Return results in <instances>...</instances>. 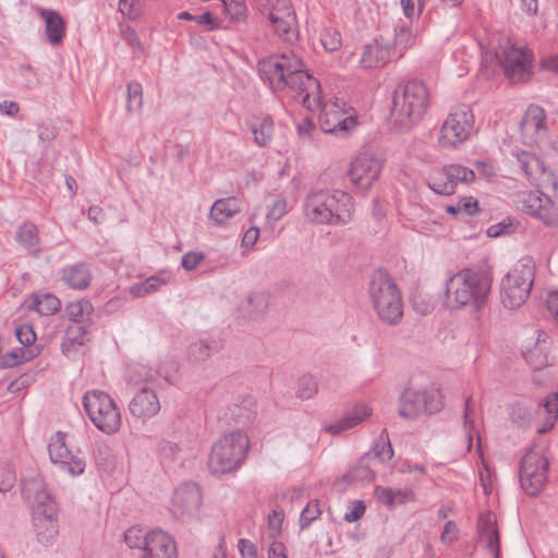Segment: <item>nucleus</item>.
Returning a JSON list of instances; mask_svg holds the SVG:
<instances>
[{"label": "nucleus", "mask_w": 558, "mask_h": 558, "mask_svg": "<svg viewBox=\"0 0 558 558\" xmlns=\"http://www.w3.org/2000/svg\"><path fill=\"white\" fill-rule=\"evenodd\" d=\"M258 74L274 92L283 93L310 111L320 110L319 124L325 133L345 136L357 125L354 110L347 109L343 100L322 102L319 82L308 74L295 53L275 54L260 60Z\"/></svg>", "instance_id": "nucleus-1"}, {"label": "nucleus", "mask_w": 558, "mask_h": 558, "mask_svg": "<svg viewBox=\"0 0 558 558\" xmlns=\"http://www.w3.org/2000/svg\"><path fill=\"white\" fill-rule=\"evenodd\" d=\"M493 274L484 268H464L446 281L444 304L449 310L484 307L492 290Z\"/></svg>", "instance_id": "nucleus-2"}, {"label": "nucleus", "mask_w": 558, "mask_h": 558, "mask_svg": "<svg viewBox=\"0 0 558 558\" xmlns=\"http://www.w3.org/2000/svg\"><path fill=\"white\" fill-rule=\"evenodd\" d=\"M303 214L311 223L343 226L353 216L352 197L339 190H312L304 197Z\"/></svg>", "instance_id": "nucleus-3"}, {"label": "nucleus", "mask_w": 558, "mask_h": 558, "mask_svg": "<svg viewBox=\"0 0 558 558\" xmlns=\"http://www.w3.org/2000/svg\"><path fill=\"white\" fill-rule=\"evenodd\" d=\"M368 296L378 319L397 326L403 317L401 291L393 278L383 269L373 272L368 283Z\"/></svg>", "instance_id": "nucleus-4"}, {"label": "nucleus", "mask_w": 558, "mask_h": 558, "mask_svg": "<svg viewBox=\"0 0 558 558\" xmlns=\"http://www.w3.org/2000/svg\"><path fill=\"white\" fill-rule=\"evenodd\" d=\"M250 440L245 433L236 429L221 436L211 447L208 468L213 474L236 471L246 458Z\"/></svg>", "instance_id": "nucleus-5"}, {"label": "nucleus", "mask_w": 558, "mask_h": 558, "mask_svg": "<svg viewBox=\"0 0 558 558\" xmlns=\"http://www.w3.org/2000/svg\"><path fill=\"white\" fill-rule=\"evenodd\" d=\"M429 106V92L420 81H409L399 86L393 94L392 114L402 124L420 121Z\"/></svg>", "instance_id": "nucleus-6"}, {"label": "nucleus", "mask_w": 558, "mask_h": 558, "mask_svg": "<svg viewBox=\"0 0 558 558\" xmlns=\"http://www.w3.org/2000/svg\"><path fill=\"white\" fill-rule=\"evenodd\" d=\"M535 279V263L521 258L501 281V300L506 307H520L529 298Z\"/></svg>", "instance_id": "nucleus-7"}, {"label": "nucleus", "mask_w": 558, "mask_h": 558, "mask_svg": "<svg viewBox=\"0 0 558 558\" xmlns=\"http://www.w3.org/2000/svg\"><path fill=\"white\" fill-rule=\"evenodd\" d=\"M83 407L93 424L107 435L116 434L121 425V414L114 400L102 390L86 391Z\"/></svg>", "instance_id": "nucleus-8"}, {"label": "nucleus", "mask_w": 558, "mask_h": 558, "mask_svg": "<svg viewBox=\"0 0 558 558\" xmlns=\"http://www.w3.org/2000/svg\"><path fill=\"white\" fill-rule=\"evenodd\" d=\"M474 125V113L469 105L453 106L441 124L438 144L444 148H454L465 143L471 137Z\"/></svg>", "instance_id": "nucleus-9"}, {"label": "nucleus", "mask_w": 558, "mask_h": 558, "mask_svg": "<svg viewBox=\"0 0 558 558\" xmlns=\"http://www.w3.org/2000/svg\"><path fill=\"white\" fill-rule=\"evenodd\" d=\"M549 464L536 449L529 450L521 459L520 485L527 496H537L548 481Z\"/></svg>", "instance_id": "nucleus-10"}, {"label": "nucleus", "mask_w": 558, "mask_h": 558, "mask_svg": "<svg viewBox=\"0 0 558 558\" xmlns=\"http://www.w3.org/2000/svg\"><path fill=\"white\" fill-rule=\"evenodd\" d=\"M255 3L278 36L290 40L296 34V15L290 0H255Z\"/></svg>", "instance_id": "nucleus-11"}, {"label": "nucleus", "mask_w": 558, "mask_h": 558, "mask_svg": "<svg viewBox=\"0 0 558 558\" xmlns=\"http://www.w3.org/2000/svg\"><path fill=\"white\" fill-rule=\"evenodd\" d=\"M517 206L524 213L538 218L548 226L558 223V201L541 191H521L515 195Z\"/></svg>", "instance_id": "nucleus-12"}, {"label": "nucleus", "mask_w": 558, "mask_h": 558, "mask_svg": "<svg viewBox=\"0 0 558 558\" xmlns=\"http://www.w3.org/2000/svg\"><path fill=\"white\" fill-rule=\"evenodd\" d=\"M441 402L436 392L405 389L400 397L399 415L407 420H415L425 413L439 411Z\"/></svg>", "instance_id": "nucleus-13"}, {"label": "nucleus", "mask_w": 558, "mask_h": 558, "mask_svg": "<svg viewBox=\"0 0 558 558\" xmlns=\"http://www.w3.org/2000/svg\"><path fill=\"white\" fill-rule=\"evenodd\" d=\"M506 76L513 83L522 82L530 75L531 59L527 52L507 43L500 52L496 53Z\"/></svg>", "instance_id": "nucleus-14"}, {"label": "nucleus", "mask_w": 558, "mask_h": 558, "mask_svg": "<svg viewBox=\"0 0 558 558\" xmlns=\"http://www.w3.org/2000/svg\"><path fill=\"white\" fill-rule=\"evenodd\" d=\"M15 336L23 347L16 348L2 355L0 367H14L33 360L40 353V348L34 344L36 333L31 325L19 326L15 329Z\"/></svg>", "instance_id": "nucleus-15"}, {"label": "nucleus", "mask_w": 558, "mask_h": 558, "mask_svg": "<svg viewBox=\"0 0 558 558\" xmlns=\"http://www.w3.org/2000/svg\"><path fill=\"white\" fill-rule=\"evenodd\" d=\"M66 435L57 432L49 440L48 451L52 463L59 464L63 472L70 475H80L85 470V461L77 454H74L66 446Z\"/></svg>", "instance_id": "nucleus-16"}, {"label": "nucleus", "mask_w": 558, "mask_h": 558, "mask_svg": "<svg viewBox=\"0 0 558 558\" xmlns=\"http://www.w3.org/2000/svg\"><path fill=\"white\" fill-rule=\"evenodd\" d=\"M521 170L525 177L538 189H548L556 191L558 181L553 172L548 171L544 163L533 154L525 150L513 153Z\"/></svg>", "instance_id": "nucleus-17"}, {"label": "nucleus", "mask_w": 558, "mask_h": 558, "mask_svg": "<svg viewBox=\"0 0 558 558\" xmlns=\"http://www.w3.org/2000/svg\"><path fill=\"white\" fill-rule=\"evenodd\" d=\"M383 169L381 159L372 153H361L351 162L349 178L361 189H368L378 180Z\"/></svg>", "instance_id": "nucleus-18"}, {"label": "nucleus", "mask_w": 558, "mask_h": 558, "mask_svg": "<svg viewBox=\"0 0 558 558\" xmlns=\"http://www.w3.org/2000/svg\"><path fill=\"white\" fill-rule=\"evenodd\" d=\"M22 495L33 510V513L46 510V508H56L46 483L40 476L29 477L22 481Z\"/></svg>", "instance_id": "nucleus-19"}, {"label": "nucleus", "mask_w": 558, "mask_h": 558, "mask_svg": "<svg viewBox=\"0 0 558 558\" xmlns=\"http://www.w3.org/2000/svg\"><path fill=\"white\" fill-rule=\"evenodd\" d=\"M202 504V493L197 484L184 483L180 485L172 496V511L177 517L195 514Z\"/></svg>", "instance_id": "nucleus-20"}, {"label": "nucleus", "mask_w": 558, "mask_h": 558, "mask_svg": "<svg viewBox=\"0 0 558 558\" xmlns=\"http://www.w3.org/2000/svg\"><path fill=\"white\" fill-rule=\"evenodd\" d=\"M160 408V400L156 391L148 387L140 389L129 403L131 414L142 421L157 415Z\"/></svg>", "instance_id": "nucleus-21"}, {"label": "nucleus", "mask_w": 558, "mask_h": 558, "mask_svg": "<svg viewBox=\"0 0 558 558\" xmlns=\"http://www.w3.org/2000/svg\"><path fill=\"white\" fill-rule=\"evenodd\" d=\"M150 538L138 558H179L177 543L169 533L155 529Z\"/></svg>", "instance_id": "nucleus-22"}, {"label": "nucleus", "mask_w": 558, "mask_h": 558, "mask_svg": "<svg viewBox=\"0 0 558 558\" xmlns=\"http://www.w3.org/2000/svg\"><path fill=\"white\" fill-rule=\"evenodd\" d=\"M393 57V48L380 37L364 47L360 63L364 69H377L387 64Z\"/></svg>", "instance_id": "nucleus-23"}, {"label": "nucleus", "mask_w": 558, "mask_h": 558, "mask_svg": "<svg viewBox=\"0 0 558 558\" xmlns=\"http://www.w3.org/2000/svg\"><path fill=\"white\" fill-rule=\"evenodd\" d=\"M477 529L481 541L485 543L487 549L495 558H499L500 539L496 515L490 511L481 513L478 517Z\"/></svg>", "instance_id": "nucleus-24"}, {"label": "nucleus", "mask_w": 558, "mask_h": 558, "mask_svg": "<svg viewBox=\"0 0 558 558\" xmlns=\"http://www.w3.org/2000/svg\"><path fill=\"white\" fill-rule=\"evenodd\" d=\"M16 243L33 258L41 253V240L38 227L32 221H24L16 230Z\"/></svg>", "instance_id": "nucleus-25"}, {"label": "nucleus", "mask_w": 558, "mask_h": 558, "mask_svg": "<svg viewBox=\"0 0 558 558\" xmlns=\"http://www.w3.org/2000/svg\"><path fill=\"white\" fill-rule=\"evenodd\" d=\"M33 514L38 541L45 545L49 544L58 534L57 508H46Z\"/></svg>", "instance_id": "nucleus-26"}, {"label": "nucleus", "mask_w": 558, "mask_h": 558, "mask_svg": "<svg viewBox=\"0 0 558 558\" xmlns=\"http://www.w3.org/2000/svg\"><path fill=\"white\" fill-rule=\"evenodd\" d=\"M92 270L87 263L78 262L61 270V279L65 286L75 290H85L92 283Z\"/></svg>", "instance_id": "nucleus-27"}, {"label": "nucleus", "mask_w": 558, "mask_h": 558, "mask_svg": "<svg viewBox=\"0 0 558 558\" xmlns=\"http://www.w3.org/2000/svg\"><path fill=\"white\" fill-rule=\"evenodd\" d=\"M372 414V410L366 404H359L349 409L342 418L333 424H329L325 427L326 432L336 435L343 430L350 429L359 425L365 418Z\"/></svg>", "instance_id": "nucleus-28"}, {"label": "nucleus", "mask_w": 558, "mask_h": 558, "mask_svg": "<svg viewBox=\"0 0 558 558\" xmlns=\"http://www.w3.org/2000/svg\"><path fill=\"white\" fill-rule=\"evenodd\" d=\"M38 13L45 22L48 41L53 46L59 45L65 35L63 17L57 11L50 9H39Z\"/></svg>", "instance_id": "nucleus-29"}, {"label": "nucleus", "mask_w": 558, "mask_h": 558, "mask_svg": "<svg viewBox=\"0 0 558 558\" xmlns=\"http://www.w3.org/2000/svg\"><path fill=\"white\" fill-rule=\"evenodd\" d=\"M374 495L378 502L389 508L401 506L408 502H413L416 500L415 493L409 488L393 489L390 487L376 486Z\"/></svg>", "instance_id": "nucleus-30"}, {"label": "nucleus", "mask_w": 558, "mask_h": 558, "mask_svg": "<svg viewBox=\"0 0 558 558\" xmlns=\"http://www.w3.org/2000/svg\"><path fill=\"white\" fill-rule=\"evenodd\" d=\"M241 211V203L236 197L217 199L209 211V219L216 225H223Z\"/></svg>", "instance_id": "nucleus-31"}, {"label": "nucleus", "mask_w": 558, "mask_h": 558, "mask_svg": "<svg viewBox=\"0 0 558 558\" xmlns=\"http://www.w3.org/2000/svg\"><path fill=\"white\" fill-rule=\"evenodd\" d=\"M27 308L35 311L39 315L49 316L56 314L60 307V300L52 293L35 292L29 296Z\"/></svg>", "instance_id": "nucleus-32"}, {"label": "nucleus", "mask_w": 558, "mask_h": 558, "mask_svg": "<svg viewBox=\"0 0 558 558\" xmlns=\"http://www.w3.org/2000/svg\"><path fill=\"white\" fill-rule=\"evenodd\" d=\"M541 411L545 415L544 424L537 428V433L545 434L551 429L558 418V393L551 392L541 402Z\"/></svg>", "instance_id": "nucleus-33"}, {"label": "nucleus", "mask_w": 558, "mask_h": 558, "mask_svg": "<svg viewBox=\"0 0 558 558\" xmlns=\"http://www.w3.org/2000/svg\"><path fill=\"white\" fill-rule=\"evenodd\" d=\"M153 530L146 531L138 526H131L124 533V542L130 549H136L142 555L150 542Z\"/></svg>", "instance_id": "nucleus-34"}, {"label": "nucleus", "mask_w": 558, "mask_h": 558, "mask_svg": "<svg viewBox=\"0 0 558 558\" xmlns=\"http://www.w3.org/2000/svg\"><path fill=\"white\" fill-rule=\"evenodd\" d=\"M251 131L254 134V141L258 146H267L274 135V121L266 117L257 123H252Z\"/></svg>", "instance_id": "nucleus-35"}, {"label": "nucleus", "mask_w": 558, "mask_h": 558, "mask_svg": "<svg viewBox=\"0 0 558 558\" xmlns=\"http://www.w3.org/2000/svg\"><path fill=\"white\" fill-rule=\"evenodd\" d=\"M220 345L218 342L211 340H199L191 344L190 356L194 362H204L211 356L213 353L218 352Z\"/></svg>", "instance_id": "nucleus-36"}, {"label": "nucleus", "mask_w": 558, "mask_h": 558, "mask_svg": "<svg viewBox=\"0 0 558 558\" xmlns=\"http://www.w3.org/2000/svg\"><path fill=\"white\" fill-rule=\"evenodd\" d=\"M545 113L544 110L538 106H531L525 112L524 117L520 122L522 132L533 131L537 132L544 126Z\"/></svg>", "instance_id": "nucleus-37"}, {"label": "nucleus", "mask_w": 558, "mask_h": 558, "mask_svg": "<svg viewBox=\"0 0 558 558\" xmlns=\"http://www.w3.org/2000/svg\"><path fill=\"white\" fill-rule=\"evenodd\" d=\"M428 186L437 194L451 195L454 193L453 185L445 168L436 170L429 178Z\"/></svg>", "instance_id": "nucleus-38"}, {"label": "nucleus", "mask_w": 558, "mask_h": 558, "mask_svg": "<svg viewBox=\"0 0 558 558\" xmlns=\"http://www.w3.org/2000/svg\"><path fill=\"white\" fill-rule=\"evenodd\" d=\"M453 190L458 183H471L475 180V173L472 169L461 165H448L444 167Z\"/></svg>", "instance_id": "nucleus-39"}, {"label": "nucleus", "mask_w": 558, "mask_h": 558, "mask_svg": "<svg viewBox=\"0 0 558 558\" xmlns=\"http://www.w3.org/2000/svg\"><path fill=\"white\" fill-rule=\"evenodd\" d=\"M371 456L367 453L363 457L362 461L351 468V470L343 475V481L355 482V481H372L375 477L373 470L364 463V461Z\"/></svg>", "instance_id": "nucleus-40"}, {"label": "nucleus", "mask_w": 558, "mask_h": 558, "mask_svg": "<svg viewBox=\"0 0 558 558\" xmlns=\"http://www.w3.org/2000/svg\"><path fill=\"white\" fill-rule=\"evenodd\" d=\"M414 44L415 36L412 34V32L407 27H401L396 32L395 44L391 45L393 48V56L398 58L402 57L404 51L412 47Z\"/></svg>", "instance_id": "nucleus-41"}, {"label": "nucleus", "mask_w": 558, "mask_h": 558, "mask_svg": "<svg viewBox=\"0 0 558 558\" xmlns=\"http://www.w3.org/2000/svg\"><path fill=\"white\" fill-rule=\"evenodd\" d=\"M254 401L252 398H245L241 404H233L230 408L231 415L238 424H246L252 421L254 416Z\"/></svg>", "instance_id": "nucleus-42"}, {"label": "nucleus", "mask_w": 558, "mask_h": 558, "mask_svg": "<svg viewBox=\"0 0 558 558\" xmlns=\"http://www.w3.org/2000/svg\"><path fill=\"white\" fill-rule=\"evenodd\" d=\"M126 97H128V106L126 109L129 112L138 111L143 107V88L142 85L137 82H131L128 84L126 88Z\"/></svg>", "instance_id": "nucleus-43"}, {"label": "nucleus", "mask_w": 558, "mask_h": 558, "mask_svg": "<svg viewBox=\"0 0 558 558\" xmlns=\"http://www.w3.org/2000/svg\"><path fill=\"white\" fill-rule=\"evenodd\" d=\"M318 391L317 380L311 375H303L299 378L296 396L300 399L307 400L313 398Z\"/></svg>", "instance_id": "nucleus-44"}, {"label": "nucleus", "mask_w": 558, "mask_h": 558, "mask_svg": "<svg viewBox=\"0 0 558 558\" xmlns=\"http://www.w3.org/2000/svg\"><path fill=\"white\" fill-rule=\"evenodd\" d=\"M373 456L381 462L389 461L393 457V449L386 429L380 433L379 441L373 447Z\"/></svg>", "instance_id": "nucleus-45"}, {"label": "nucleus", "mask_w": 558, "mask_h": 558, "mask_svg": "<svg viewBox=\"0 0 558 558\" xmlns=\"http://www.w3.org/2000/svg\"><path fill=\"white\" fill-rule=\"evenodd\" d=\"M162 281L157 277H150L143 282L135 283L131 287L130 292L136 298L145 296L146 294L157 291Z\"/></svg>", "instance_id": "nucleus-46"}, {"label": "nucleus", "mask_w": 558, "mask_h": 558, "mask_svg": "<svg viewBox=\"0 0 558 558\" xmlns=\"http://www.w3.org/2000/svg\"><path fill=\"white\" fill-rule=\"evenodd\" d=\"M511 422L520 428H525L531 423V412L521 403H515L510 409Z\"/></svg>", "instance_id": "nucleus-47"}, {"label": "nucleus", "mask_w": 558, "mask_h": 558, "mask_svg": "<svg viewBox=\"0 0 558 558\" xmlns=\"http://www.w3.org/2000/svg\"><path fill=\"white\" fill-rule=\"evenodd\" d=\"M226 13L232 21H241L246 15V5L244 0H221Z\"/></svg>", "instance_id": "nucleus-48"}, {"label": "nucleus", "mask_w": 558, "mask_h": 558, "mask_svg": "<svg viewBox=\"0 0 558 558\" xmlns=\"http://www.w3.org/2000/svg\"><path fill=\"white\" fill-rule=\"evenodd\" d=\"M323 47L330 52L337 51L342 46V38L337 29H325L320 35Z\"/></svg>", "instance_id": "nucleus-49"}, {"label": "nucleus", "mask_w": 558, "mask_h": 558, "mask_svg": "<svg viewBox=\"0 0 558 558\" xmlns=\"http://www.w3.org/2000/svg\"><path fill=\"white\" fill-rule=\"evenodd\" d=\"M247 311L250 315L262 314L268 306V295L265 293H254L247 296Z\"/></svg>", "instance_id": "nucleus-50"}, {"label": "nucleus", "mask_w": 558, "mask_h": 558, "mask_svg": "<svg viewBox=\"0 0 558 558\" xmlns=\"http://www.w3.org/2000/svg\"><path fill=\"white\" fill-rule=\"evenodd\" d=\"M320 515L319 505L316 500L310 501L306 507L302 510L300 515L301 529L308 527L313 521Z\"/></svg>", "instance_id": "nucleus-51"}, {"label": "nucleus", "mask_w": 558, "mask_h": 558, "mask_svg": "<svg viewBox=\"0 0 558 558\" xmlns=\"http://www.w3.org/2000/svg\"><path fill=\"white\" fill-rule=\"evenodd\" d=\"M119 11L128 19H136L142 11L141 0H119Z\"/></svg>", "instance_id": "nucleus-52"}, {"label": "nucleus", "mask_w": 558, "mask_h": 558, "mask_svg": "<svg viewBox=\"0 0 558 558\" xmlns=\"http://www.w3.org/2000/svg\"><path fill=\"white\" fill-rule=\"evenodd\" d=\"M459 529L454 521H447L444 525L442 532L440 534V541L442 544L450 545L458 541Z\"/></svg>", "instance_id": "nucleus-53"}, {"label": "nucleus", "mask_w": 558, "mask_h": 558, "mask_svg": "<svg viewBox=\"0 0 558 558\" xmlns=\"http://www.w3.org/2000/svg\"><path fill=\"white\" fill-rule=\"evenodd\" d=\"M283 521V513L274 510L268 515V534L270 538H277L281 532V524Z\"/></svg>", "instance_id": "nucleus-54"}, {"label": "nucleus", "mask_w": 558, "mask_h": 558, "mask_svg": "<svg viewBox=\"0 0 558 558\" xmlns=\"http://www.w3.org/2000/svg\"><path fill=\"white\" fill-rule=\"evenodd\" d=\"M15 473L8 465L0 464V492L11 489L15 484Z\"/></svg>", "instance_id": "nucleus-55"}, {"label": "nucleus", "mask_w": 558, "mask_h": 558, "mask_svg": "<svg viewBox=\"0 0 558 558\" xmlns=\"http://www.w3.org/2000/svg\"><path fill=\"white\" fill-rule=\"evenodd\" d=\"M287 201L284 198L277 199L267 213V219L269 221H278L287 213Z\"/></svg>", "instance_id": "nucleus-56"}, {"label": "nucleus", "mask_w": 558, "mask_h": 558, "mask_svg": "<svg viewBox=\"0 0 558 558\" xmlns=\"http://www.w3.org/2000/svg\"><path fill=\"white\" fill-rule=\"evenodd\" d=\"M203 259L204 255L202 253L187 252L182 256L181 265L186 270H193Z\"/></svg>", "instance_id": "nucleus-57"}, {"label": "nucleus", "mask_w": 558, "mask_h": 558, "mask_svg": "<svg viewBox=\"0 0 558 558\" xmlns=\"http://www.w3.org/2000/svg\"><path fill=\"white\" fill-rule=\"evenodd\" d=\"M458 206L460 208V213H465L469 216H474L480 211L478 202L472 196L461 198Z\"/></svg>", "instance_id": "nucleus-58"}, {"label": "nucleus", "mask_w": 558, "mask_h": 558, "mask_svg": "<svg viewBox=\"0 0 558 558\" xmlns=\"http://www.w3.org/2000/svg\"><path fill=\"white\" fill-rule=\"evenodd\" d=\"M85 332L86 331L84 326H71L66 330V340L70 341L71 343L77 342L80 344H83Z\"/></svg>", "instance_id": "nucleus-59"}, {"label": "nucleus", "mask_w": 558, "mask_h": 558, "mask_svg": "<svg viewBox=\"0 0 558 558\" xmlns=\"http://www.w3.org/2000/svg\"><path fill=\"white\" fill-rule=\"evenodd\" d=\"M93 308L92 304L89 302H78L76 304H72L69 308V317L77 323L80 317L83 315V313L89 312Z\"/></svg>", "instance_id": "nucleus-60"}, {"label": "nucleus", "mask_w": 558, "mask_h": 558, "mask_svg": "<svg viewBox=\"0 0 558 558\" xmlns=\"http://www.w3.org/2000/svg\"><path fill=\"white\" fill-rule=\"evenodd\" d=\"M238 548L243 558H256L257 551L255 545L245 538H241L238 543Z\"/></svg>", "instance_id": "nucleus-61"}, {"label": "nucleus", "mask_w": 558, "mask_h": 558, "mask_svg": "<svg viewBox=\"0 0 558 558\" xmlns=\"http://www.w3.org/2000/svg\"><path fill=\"white\" fill-rule=\"evenodd\" d=\"M365 512V506L362 501H357L353 505L352 509L344 514L347 522H355L363 517Z\"/></svg>", "instance_id": "nucleus-62"}, {"label": "nucleus", "mask_w": 558, "mask_h": 558, "mask_svg": "<svg viewBox=\"0 0 558 558\" xmlns=\"http://www.w3.org/2000/svg\"><path fill=\"white\" fill-rule=\"evenodd\" d=\"M57 136V130L51 124H41L39 126L38 137L43 142H50Z\"/></svg>", "instance_id": "nucleus-63"}, {"label": "nucleus", "mask_w": 558, "mask_h": 558, "mask_svg": "<svg viewBox=\"0 0 558 558\" xmlns=\"http://www.w3.org/2000/svg\"><path fill=\"white\" fill-rule=\"evenodd\" d=\"M547 307L558 323V291L549 293L547 299Z\"/></svg>", "instance_id": "nucleus-64"}]
</instances>
